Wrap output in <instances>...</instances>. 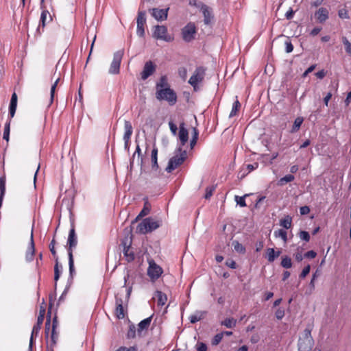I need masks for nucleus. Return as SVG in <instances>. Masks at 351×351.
<instances>
[{"instance_id":"obj_1","label":"nucleus","mask_w":351,"mask_h":351,"mask_svg":"<svg viewBox=\"0 0 351 351\" xmlns=\"http://www.w3.org/2000/svg\"><path fill=\"white\" fill-rule=\"evenodd\" d=\"M313 326L311 325L307 327L303 331L302 335L299 337L298 342V351H311L315 341L311 335V331Z\"/></svg>"},{"instance_id":"obj_2","label":"nucleus","mask_w":351,"mask_h":351,"mask_svg":"<svg viewBox=\"0 0 351 351\" xmlns=\"http://www.w3.org/2000/svg\"><path fill=\"white\" fill-rule=\"evenodd\" d=\"M160 226V221L154 220L152 217H147L138 224L136 232L139 234H145L156 230Z\"/></svg>"},{"instance_id":"obj_3","label":"nucleus","mask_w":351,"mask_h":351,"mask_svg":"<svg viewBox=\"0 0 351 351\" xmlns=\"http://www.w3.org/2000/svg\"><path fill=\"white\" fill-rule=\"evenodd\" d=\"M156 98L160 101H167L169 106L175 105L178 100L176 92L171 88L156 90Z\"/></svg>"},{"instance_id":"obj_4","label":"nucleus","mask_w":351,"mask_h":351,"mask_svg":"<svg viewBox=\"0 0 351 351\" xmlns=\"http://www.w3.org/2000/svg\"><path fill=\"white\" fill-rule=\"evenodd\" d=\"M176 152L178 154L169 159L168 165L166 167L165 170L168 173H171L178 167L181 165L187 157L186 152L185 150H182L181 147H178L176 149Z\"/></svg>"},{"instance_id":"obj_5","label":"nucleus","mask_w":351,"mask_h":351,"mask_svg":"<svg viewBox=\"0 0 351 351\" xmlns=\"http://www.w3.org/2000/svg\"><path fill=\"white\" fill-rule=\"evenodd\" d=\"M123 55L124 49H120L114 53L113 60L110 64V66L108 71L110 74L116 75L119 73L120 65Z\"/></svg>"},{"instance_id":"obj_6","label":"nucleus","mask_w":351,"mask_h":351,"mask_svg":"<svg viewBox=\"0 0 351 351\" xmlns=\"http://www.w3.org/2000/svg\"><path fill=\"white\" fill-rule=\"evenodd\" d=\"M206 69L203 66H198L195 70L193 74L190 77L189 83L193 87L195 90L197 87L199 83L202 82L204 78Z\"/></svg>"},{"instance_id":"obj_7","label":"nucleus","mask_w":351,"mask_h":351,"mask_svg":"<svg viewBox=\"0 0 351 351\" xmlns=\"http://www.w3.org/2000/svg\"><path fill=\"white\" fill-rule=\"evenodd\" d=\"M153 37L158 40L171 42L173 38L167 34V28L164 25H156L153 32Z\"/></svg>"},{"instance_id":"obj_8","label":"nucleus","mask_w":351,"mask_h":351,"mask_svg":"<svg viewBox=\"0 0 351 351\" xmlns=\"http://www.w3.org/2000/svg\"><path fill=\"white\" fill-rule=\"evenodd\" d=\"M162 269L154 261L149 262V267L147 269V275L149 276L152 281H155L160 278L162 274Z\"/></svg>"},{"instance_id":"obj_9","label":"nucleus","mask_w":351,"mask_h":351,"mask_svg":"<svg viewBox=\"0 0 351 351\" xmlns=\"http://www.w3.org/2000/svg\"><path fill=\"white\" fill-rule=\"evenodd\" d=\"M196 28L193 23H188L182 29V38L185 42L189 43L195 38Z\"/></svg>"},{"instance_id":"obj_10","label":"nucleus","mask_w":351,"mask_h":351,"mask_svg":"<svg viewBox=\"0 0 351 351\" xmlns=\"http://www.w3.org/2000/svg\"><path fill=\"white\" fill-rule=\"evenodd\" d=\"M146 13L145 11H138L136 19L137 28L136 34L140 37H143L145 35L144 26L146 23Z\"/></svg>"},{"instance_id":"obj_11","label":"nucleus","mask_w":351,"mask_h":351,"mask_svg":"<svg viewBox=\"0 0 351 351\" xmlns=\"http://www.w3.org/2000/svg\"><path fill=\"white\" fill-rule=\"evenodd\" d=\"M156 65L151 60L145 63L143 69L141 73V77L143 80H147L149 76L154 74L156 71Z\"/></svg>"},{"instance_id":"obj_12","label":"nucleus","mask_w":351,"mask_h":351,"mask_svg":"<svg viewBox=\"0 0 351 351\" xmlns=\"http://www.w3.org/2000/svg\"><path fill=\"white\" fill-rule=\"evenodd\" d=\"M77 244V235L75 234V230L73 227H72L70 229L68 240H67V245H68V256H69V253H71L73 254V250L76 247Z\"/></svg>"},{"instance_id":"obj_13","label":"nucleus","mask_w":351,"mask_h":351,"mask_svg":"<svg viewBox=\"0 0 351 351\" xmlns=\"http://www.w3.org/2000/svg\"><path fill=\"white\" fill-rule=\"evenodd\" d=\"M169 8L158 9L152 8L149 10L152 16L157 21H164L167 19Z\"/></svg>"},{"instance_id":"obj_14","label":"nucleus","mask_w":351,"mask_h":351,"mask_svg":"<svg viewBox=\"0 0 351 351\" xmlns=\"http://www.w3.org/2000/svg\"><path fill=\"white\" fill-rule=\"evenodd\" d=\"M35 253V246L34 241V234H33V228L32 229L31 235H30V242L29 245L27 248L25 254V258L27 262H31L34 259Z\"/></svg>"},{"instance_id":"obj_15","label":"nucleus","mask_w":351,"mask_h":351,"mask_svg":"<svg viewBox=\"0 0 351 351\" xmlns=\"http://www.w3.org/2000/svg\"><path fill=\"white\" fill-rule=\"evenodd\" d=\"M179 139L182 146H184L188 141L189 139V132L188 130L184 127V123H182L180 125V130L178 133Z\"/></svg>"},{"instance_id":"obj_16","label":"nucleus","mask_w":351,"mask_h":351,"mask_svg":"<svg viewBox=\"0 0 351 351\" xmlns=\"http://www.w3.org/2000/svg\"><path fill=\"white\" fill-rule=\"evenodd\" d=\"M328 11L325 8H320L315 12V16L317 20L322 23H324L328 19Z\"/></svg>"},{"instance_id":"obj_17","label":"nucleus","mask_w":351,"mask_h":351,"mask_svg":"<svg viewBox=\"0 0 351 351\" xmlns=\"http://www.w3.org/2000/svg\"><path fill=\"white\" fill-rule=\"evenodd\" d=\"M152 316L144 319L138 324L137 333L138 336H141L143 330H147L151 324Z\"/></svg>"},{"instance_id":"obj_18","label":"nucleus","mask_w":351,"mask_h":351,"mask_svg":"<svg viewBox=\"0 0 351 351\" xmlns=\"http://www.w3.org/2000/svg\"><path fill=\"white\" fill-rule=\"evenodd\" d=\"M115 313L119 319H123L125 317L124 309L123 306V300L121 298H116V308Z\"/></svg>"},{"instance_id":"obj_19","label":"nucleus","mask_w":351,"mask_h":351,"mask_svg":"<svg viewBox=\"0 0 351 351\" xmlns=\"http://www.w3.org/2000/svg\"><path fill=\"white\" fill-rule=\"evenodd\" d=\"M154 298L156 299L157 304L159 306H163L167 301V295L160 291L155 292Z\"/></svg>"},{"instance_id":"obj_20","label":"nucleus","mask_w":351,"mask_h":351,"mask_svg":"<svg viewBox=\"0 0 351 351\" xmlns=\"http://www.w3.org/2000/svg\"><path fill=\"white\" fill-rule=\"evenodd\" d=\"M123 245V254L128 262H131L134 260L135 256L134 252L130 249V245H127L125 242H122Z\"/></svg>"},{"instance_id":"obj_21","label":"nucleus","mask_w":351,"mask_h":351,"mask_svg":"<svg viewBox=\"0 0 351 351\" xmlns=\"http://www.w3.org/2000/svg\"><path fill=\"white\" fill-rule=\"evenodd\" d=\"M17 106V96L15 93H14L12 95L10 106H9V114L10 118H12L16 112Z\"/></svg>"},{"instance_id":"obj_22","label":"nucleus","mask_w":351,"mask_h":351,"mask_svg":"<svg viewBox=\"0 0 351 351\" xmlns=\"http://www.w3.org/2000/svg\"><path fill=\"white\" fill-rule=\"evenodd\" d=\"M281 254L280 250L275 251L274 248H267L266 252L267 259L269 263H273Z\"/></svg>"},{"instance_id":"obj_23","label":"nucleus","mask_w":351,"mask_h":351,"mask_svg":"<svg viewBox=\"0 0 351 351\" xmlns=\"http://www.w3.org/2000/svg\"><path fill=\"white\" fill-rule=\"evenodd\" d=\"M133 133V128L130 121L125 120L124 121V134L123 139L130 140L131 136Z\"/></svg>"},{"instance_id":"obj_24","label":"nucleus","mask_w":351,"mask_h":351,"mask_svg":"<svg viewBox=\"0 0 351 351\" xmlns=\"http://www.w3.org/2000/svg\"><path fill=\"white\" fill-rule=\"evenodd\" d=\"M40 328H41V326L36 324L33 326L30 339H29L28 351H32V348H33V345H34V337H36L38 335Z\"/></svg>"},{"instance_id":"obj_25","label":"nucleus","mask_w":351,"mask_h":351,"mask_svg":"<svg viewBox=\"0 0 351 351\" xmlns=\"http://www.w3.org/2000/svg\"><path fill=\"white\" fill-rule=\"evenodd\" d=\"M151 160H152V167L154 170H157L158 169V148L156 145L154 146L152 150L151 154Z\"/></svg>"},{"instance_id":"obj_26","label":"nucleus","mask_w":351,"mask_h":351,"mask_svg":"<svg viewBox=\"0 0 351 351\" xmlns=\"http://www.w3.org/2000/svg\"><path fill=\"white\" fill-rule=\"evenodd\" d=\"M170 88V86L167 82V78L165 75H162L160 77L159 81L156 84V90Z\"/></svg>"},{"instance_id":"obj_27","label":"nucleus","mask_w":351,"mask_h":351,"mask_svg":"<svg viewBox=\"0 0 351 351\" xmlns=\"http://www.w3.org/2000/svg\"><path fill=\"white\" fill-rule=\"evenodd\" d=\"M202 13L204 17V23L208 25L211 22V20L213 19V16L211 14L210 10H209L208 7L204 6L202 8Z\"/></svg>"},{"instance_id":"obj_28","label":"nucleus","mask_w":351,"mask_h":351,"mask_svg":"<svg viewBox=\"0 0 351 351\" xmlns=\"http://www.w3.org/2000/svg\"><path fill=\"white\" fill-rule=\"evenodd\" d=\"M292 225V218L289 215H286L283 219L280 220V226L286 229L291 228Z\"/></svg>"},{"instance_id":"obj_29","label":"nucleus","mask_w":351,"mask_h":351,"mask_svg":"<svg viewBox=\"0 0 351 351\" xmlns=\"http://www.w3.org/2000/svg\"><path fill=\"white\" fill-rule=\"evenodd\" d=\"M56 264L54 266V280L56 282L60 278V274H61V270H62V265H59L58 263V257H56ZM55 287H56V283L55 284Z\"/></svg>"},{"instance_id":"obj_30","label":"nucleus","mask_w":351,"mask_h":351,"mask_svg":"<svg viewBox=\"0 0 351 351\" xmlns=\"http://www.w3.org/2000/svg\"><path fill=\"white\" fill-rule=\"evenodd\" d=\"M47 16H49V17L51 19L49 12L47 10H43L40 15V24L37 28L38 32L40 30V26H42L43 28L45 26L47 23Z\"/></svg>"},{"instance_id":"obj_31","label":"nucleus","mask_w":351,"mask_h":351,"mask_svg":"<svg viewBox=\"0 0 351 351\" xmlns=\"http://www.w3.org/2000/svg\"><path fill=\"white\" fill-rule=\"evenodd\" d=\"M303 121H304L303 117H297L294 121L292 128L291 129V132L295 133V132H298L300 130Z\"/></svg>"},{"instance_id":"obj_32","label":"nucleus","mask_w":351,"mask_h":351,"mask_svg":"<svg viewBox=\"0 0 351 351\" xmlns=\"http://www.w3.org/2000/svg\"><path fill=\"white\" fill-rule=\"evenodd\" d=\"M58 338V334L56 332V330H54V328H51V342H50V345H49L51 351H53V347L57 343Z\"/></svg>"},{"instance_id":"obj_33","label":"nucleus","mask_w":351,"mask_h":351,"mask_svg":"<svg viewBox=\"0 0 351 351\" xmlns=\"http://www.w3.org/2000/svg\"><path fill=\"white\" fill-rule=\"evenodd\" d=\"M232 245L234 247V250L239 253V254H245V247L240 243L238 241H233L232 243Z\"/></svg>"},{"instance_id":"obj_34","label":"nucleus","mask_w":351,"mask_h":351,"mask_svg":"<svg viewBox=\"0 0 351 351\" xmlns=\"http://www.w3.org/2000/svg\"><path fill=\"white\" fill-rule=\"evenodd\" d=\"M281 266L285 269H289L292 267V262L290 257L288 256H282V261L280 263Z\"/></svg>"},{"instance_id":"obj_35","label":"nucleus","mask_w":351,"mask_h":351,"mask_svg":"<svg viewBox=\"0 0 351 351\" xmlns=\"http://www.w3.org/2000/svg\"><path fill=\"white\" fill-rule=\"evenodd\" d=\"M237 320L234 318H226L221 322V325L226 328H232L236 326Z\"/></svg>"},{"instance_id":"obj_36","label":"nucleus","mask_w":351,"mask_h":351,"mask_svg":"<svg viewBox=\"0 0 351 351\" xmlns=\"http://www.w3.org/2000/svg\"><path fill=\"white\" fill-rule=\"evenodd\" d=\"M295 177L292 174H287L284 177L281 178L278 182V184L280 186H282L287 182H292L294 180Z\"/></svg>"},{"instance_id":"obj_37","label":"nucleus","mask_w":351,"mask_h":351,"mask_svg":"<svg viewBox=\"0 0 351 351\" xmlns=\"http://www.w3.org/2000/svg\"><path fill=\"white\" fill-rule=\"evenodd\" d=\"M237 99L236 101L233 103V105H232V110L229 114V117L231 118V117H234L239 109L241 107V104L240 102L239 101V100L237 99V97H236Z\"/></svg>"},{"instance_id":"obj_38","label":"nucleus","mask_w":351,"mask_h":351,"mask_svg":"<svg viewBox=\"0 0 351 351\" xmlns=\"http://www.w3.org/2000/svg\"><path fill=\"white\" fill-rule=\"evenodd\" d=\"M274 236L276 237H280L284 242H287V233L283 229H280L274 231Z\"/></svg>"},{"instance_id":"obj_39","label":"nucleus","mask_w":351,"mask_h":351,"mask_svg":"<svg viewBox=\"0 0 351 351\" xmlns=\"http://www.w3.org/2000/svg\"><path fill=\"white\" fill-rule=\"evenodd\" d=\"M149 212H150V208L148 206V203L146 202L145 204V206H144L143 208L141 210L140 213L138 215V216L136 217L135 220H138L139 218H142L144 216L147 215L149 213Z\"/></svg>"},{"instance_id":"obj_40","label":"nucleus","mask_w":351,"mask_h":351,"mask_svg":"<svg viewBox=\"0 0 351 351\" xmlns=\"http://www.w3.org/2000/svg\"><path fill=\"white\" fill-rule=\"evenodd\" d=\"M69 256V274H70V276L72 278L73 274H75L73 256L71 253H69V256Z\"/></svg>"},{"instance_id":"obj_41","label":"nucleus","mask_w":351,"mask_h":351,"mask_svg":"<svg viewBox=\"0 0 351 351\" xmlns=\"http://www.w3.org/2000/svg\"><path fill=\"white\" fill-rule=\"evenodd\" d=\"M10 131V121H8L5 124L4 131H3V139H5L6 141H9Z\"/></svg>"},{"instance_id":"obj_42","label":"nucleus","mask_w":351,"mask_h":351,"mask_svg":"<svg viewBox=\"0 0 351 351\" xmlns=\"http://www.w3.org/2000/svg\"><path fill=\"white\" fill-rule=\"evenodd\" d=\"M248 194H245L243 196H235V201L237 204H239L241 207H245L246 206V202L245 200V197L248 196Z\"/></svg>"},{"instance_id":"obj_43","label":"nucleus","mask_w":351,"mask_h":351,"mask_svg":"<svg viewBox=\"0 0 351 351\" xmlns=\"http://www.w3.org/2000/svg\"><path fill=\"white\" fill-rule=\"evenodd\" d=\"M136 326L133 324L130 325L129 330L127 333V337L128 339H134L136 337Z\"/></svg>"},{"instance_id":"obj_44","label":"nucleus","mask_w":351,"mask_h":351,"mask_svg":"<svg viewBox=\"0 0 351 351\" xmlns=\"http://www.w3.org/2000/svg\"><path fill=\"white\" fill-rule=\"evenodd\" d=\"M342 42L344 45L346 53L351 56V43L349 42L346 37L342 38Z\"/></svg>"},{"instance_id":"obj_45","label":"nucleus","mask_w":351,"mask_h":351,"mask_svg":"<svg viewBox=\"0 0 351 351\" xmlns=\"http://www.w3.org/2000/svg\"><path fill=\"white\" fill-rule=\"evenodd\" d=\"M50 311L49 310L48 313H47V319H46V322H45V335L47 337H48L49 335V330H50V322H51V315H50Z\"/></svg>"},{"instance_id":"obj_46","label":"nucleus","mask_w":351,"mask_h":351,"mask_svg":"<svg viewBox=\"0 0 351 351\" xmlns=\"http://www.w3.org/2000/svg\"><path fill=\"white\" fill-rule=\"evenodd\" d=\"M223 332L217 333V335H215L212 340V344L213 346L218 345L221 341V340L223 339Z\"/></svg>"},{"instance_id":"obj_47","label":"nucleus","mask_w":351,"mask_h":351,"mask_svg":"<svg viewBox=\"0 0 351 351\" xmlns=\"http://www.w3.org/2000/svg\"><path fill=\"white\" fill-rule=\"evenodd\" d=\"M59 80H60V79L58 78L56 80V82H54V84L51 87V90H50V104L53 103V99H54L55 90H56V86H57V84H58Z\"/></svg>"},{"instance_id":"obj_48","label":"nucleus","mask_w":351,"mask_h":351,"mask_svg":"<svg viewBox=\"0 0 351 351\" xmlns=\"http://www.w3.org/2000/svg\"><path fill=\"white\" fill-rule=\"evenodd\" d=\"M299 237L300 238L306 241V242H308L310 241V239H311V237H310V234L308 232L306 231H304V230H301L300 232H299Z\"/></svg>"},{"instance_id":"obj_49","label":"nucleus","mask_w":351,"mask_h":351,"mask_svg":"<svg viewBox=\"0 0 351 351\" xmlns=\"http://www.w3.org/2000/svg\"><path fill=\"white\" fill-rule=\"evenodd\" d=\"M136 154L138 155V158H141V163H143V158H142V156H141V148H140V146L138 145H136V150L133 154V156H132V160L130 162V165H132V163H133V160L135 158V156Z\"/></svg>"},{"instance_id":"obj_50","label":"nucleus","mask_w":351,"mask_h":351,"mask_svg":"<svg viewBox=\"0 0 351 351\" xmlns=\"http://www.w3.org/2000/svg\"><path fill=\"white\" fill-rule=\"evenodd\" d=\"M215 189V188L213 186L206 187L204 197L206 199H209L213 195Z\"/></svg>"},{"instance_id":"obj_51","label":"nucleus","mask_w":351,"mask_h":351,"mask_svg":"<svg viewBox=\"0 0 351 351\" xmlns=\"http://www.w3.org/2000/svg\"><path fill=\"white\" fill-rule=\"evenodd\" d=\"M55 243H56L55 239H53L52 241H51L49 247L50 252L52 254L53 256L54 257V258H56V257H58V256L56 254V251L55 250Z\"/></svg>"},{"instance_id":"obj_52","label":"nucleus","mask_w":351,"mask_h":351,"mask_svg":"<svg viewBox=\"0 0 351 351\" xmlns=\"http://www.w3.org/2000/svg\"><path fill=\"white\" fill-rule=\"evenodd\" d=\"M311 266L310 265H307L302 271L300 274V278H304L310 272Z\"/></svg>"},{"instance_id":"obj_53","label":"nucleus","mask_w":351,"mask_h":351,"mask_svg":"<svg viewBox=\"0 0 351 351\" xmlns=\"http://www.w3.org/2000/svg\"><path fill=\"white\" fill-rule=\"evenodd\" d=\"M195 348L197 351H207V346L204 342H197Z\"/></svg>"},{"instance_id":"obj_54","label":"nucleus","mask_w":351,"mask_h":351,"mask_svg":"<svg viewBox=\"0 0 351 351\" xmlns=\"http://www.w3.org/2000/svg\"><path fill=\"white\" fill-rule=\"evenodd\" d=\"M285 51L287 53H291L293 50V45L289 40H287L285 43Z\"/></svg>"},{"instance_id":"obj_55","label":"nucleus","mask_w":351,"mask_h":351,"mask_svg":"<svg viewBox=\"0 0 351 351\" xmlns=\"http://www.w3.org/2000/svg\"><path fill=\"white\" fill-rule=\"evenodd\" d=\"M275 315L278 319H282L285 316V311L282 308H279L276 310Z\"/></svg>"},{"instance_id":"obj_56","label":"nucleus","mask_w":351,"mask_h":351,"mask_svg":"<svg viewBox=\"0 0 351 351\" xmlns=\"http://www.w3.org/2000/svg\"><path fill=\"white\" fill-rule=\"evenodd\" d=\"M338 15L341 19H349V14L346 9H341L338 12Z\"/></svg>"},{"instance_id":"obj_57","label":"nucleus","mask_w":351,"mask_h":351,"mask_svg":"<svg viewBox=\"0 0 351 351\" xmlns=\"http://www.w3.org/2000/svg\"><path fill=\"white\" fill-rule=\"evenodd\" d=\"M226 265L231 269H235L237 267L236 262L232 259H227Z\"/></svg>"},{"instance_id":"obj_58","label":"nucleus","mask_w":351,"mask_h":351,"mask_svg":"<svg viewBox=\"0 0 351 351\" xmlns=\"http://www.w3.org/2000/svg\"><path fill=\"white\" fill-rule=\"evenodd\" d=\"M169 128H170V130H171V133L173 135H176L177 134V131H178L177 125L174 123H173L172 121H169Z\"/></svg>"},{"instance_id":"obj_59","label":"nucleus","mask_w":351,"mask_h":351,"mask_svg":"<svg viewBox=\"0 0 351 351\" xmlns=\"http://www.w3.org/2000/svg\"><path fill=\"white\" fill-rule=\"evenodd\" d=\"M316 256L317 253L313 250L308 251L304 254V257L307 258H314Z\"/></svg>"},{"instance_id":"obj_60","label":"nucleus","mask_w":351,"mask_h":351,"mask_svg":"<svg viewBox=\"0 0 351 351\" xmlns=\"http://www.w3.org/2000/svg\"><path fill=\"white\" fill-rule=\"evenodd\" d=\"M202 319V317L201 315H191L190 317H189V319H190V322L192 324H195L196 322H197L198 321H199L200 319Z\"/></svg>"},{"instance_id":"obj_61","label":"nucleus","mask_w":351,"mask_h":351,"mask_svg":"<svg viewBox=\"0 0 351 351\" xmlns=\"http://www.w3.org/2000/svg\"><path fill=\"white\" fill-rule=\"evenodd\" d=\"M300 213L302 215H307L310 213V208L308 206H304L300 207Z\"/></svg>"},{"instance_id":"obj_62","label":"nucleus","mask_w":351,"mask_h":351,"mask_svg":"<svg viewBox=\"0 0 351 351\" xmlns=\"http://www.w3.org/2000/svg\"><path fill=\"white\" fill-rule=\"evenodd\" d=\"M316 67V64L310 66L302 74V77H306L308 73H311Z\"/></svg>"},{"instance_id":"obj_63","label":"nucleus","mask_w":351,"mask_h":351,"mask_svg":"<svg viewBox=\"0 0 351 351\" xmlns=\"http://www.w3.org/2000/svg\"><path fill=\"white\" fill-rule=\"evenodd\" d=\"M115 351H137V350L134 346H131V347H129V348H127V347H125V346H121V347H120L119 348H118Z\"/></svg>"},{"instance_id":"obj_64","label":"nucleus","mask_w":351,"mask_h":351,"mask_svg":"<svg viewBox=\"0 0 351 351\" xmlns=\"http://www.w3.org/2000/svg\"><path fill=\"white\" fill-rule=\"evenodd\" d=\"M315 75H316V77L317 78L322 80L326 76V71H325L324 69H322V70L319 71L318 72L315 73Z\"/></svg>"}]
</instances>
